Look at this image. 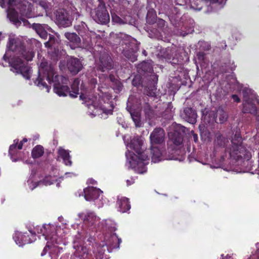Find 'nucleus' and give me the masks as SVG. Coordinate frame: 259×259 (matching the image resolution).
<instances>
[{
    "label": "nucleus",
    "instance_id": "45",
    "mask_svg": "<svg viewBox=\"0 0 259 259\" xmlns=\"http://www.w3.org/2000/svg\"><path fill=\"white\" fill-rule=\"evenodd\" d=\"M232 97L235 102H239L240 101V100L237 95H233Z\"/></svg>",
    "mask_w": 259,
    "mask_h": 259
},
{
    "label": "nucleus",
    "instance_id": "59",
    "mask_svg": "<svg viewBox=\"0 0 259 259\" xmlns=\"http://www.w3.org/2000/svg\"><path fill=\"white\" fill-rule=\"evenodd\" d=\"M234 82H235V83H236L237 84H238V82H237V81L235 79H234Z\"/></svg>",
    "mask_w": 259,
    "mask_h": 259
},
{
    "label": "nucleus",
    "instance_id": "14",
    "mask_svg": "<svg viewBox=\"0 0 259 259\" xmlns=\"http://www.w3.org/2000/svg\"><path fill=\"white\" fill-rule=\"evenodd\" d=\"M78 216L83 220L84 224L87 225L94 226L95 228L100 227L99 217L93 212H88L85 214L79 213Z\"/></svg>",
    "mask_w": 259,
    "mask_h": 259
},
{
    "label": "nucleus",
    "instance_id": "53",
    "mask_svg": "<svg viewBox=\"0 0 259 259\" xmlns=\"http://www.w3.org/2000/svg\"><path fill=\"white\" fill-rule=\"evenodd\" d=\"M4 0H2V2H0V6L2 7V8H4V3L3 2Z\"/></svg>",
    "mask_w": 259,
    "mask_h": 259
},
{
    "label": "nucleus",
    "instance_id": "39",
    "mask_svg": "<svg viewBox=\"0 0 259 259\" xmlns=\"http://www.w3.org/2000/svg\"><path fill=\"white\" fill-rule=\"evenodd\" d=\"M204 56L205 54L203 52H199L198 53H197V57L200 63L204 60Z\"/></svg>",
    "mask_w": 259,
    "mask_h": 259
},
{
    "label": "nucleus",
    "instance_id": "52",
    "mask_svg": "<svg viewBox=\"0 0 259 259\" xmlns=\"http://www.w3.org/2000/svg\"><path fill=\"white\" fill-rule=\"evenodd\" d=\"M5 37L4 36L2 35V33L1 32H0V41Z\"/></svg>",
    "mask_w": 259,
    "mask_h": 259
},
{
    "label": "nucleus",
    "instance_id": "47",
    "mask_svg": "<svg viewBox=\"0 0 259 259\" xmlns=\"http://www.w3.org/2000/svg\"><path fill=\"white\" fill-rule=\"evenodd\" d=\"M65 176L66 177H69V176L75 177V176H76V175L75 174H74V173L66 172L65 173Z\"/></svg>",
    "mask_w": 259,
    "mask_h": 259
},
{
    "label": "nucleus",
    "instance_id": "5",
    "mask_svg": "<svg viewBox=\"0 0 259 259\" xmlns=\"http://www.w3.org/2000/svg\"><path fill=\"white\" fill-rule=\"evenodd\" d=\"M231 143L232 147L221 158L220 165L222 166L228 163L232 165H239L241 164L243 158L249 160L251 157L250 153L242 145V138L239 135L235 134Z\"/></svg>",
    "mask_w": 259,
    "mask_h": 259
},
{
    "label": "nucleus",
    "instance_id": "42",
    "mask_svg": "<svg viewBox=\"0 0 259 259\" xmlns=\"http://www.w3.org/2000/svg\"><path fill=\"white\" fill-rule=\"evenodd\" d=\"M59 221L63 225H67L66 220H64L63 217L60 216L58 217Z\"/></svg>",
    "mask_w": 259,
    "mask_h": 259
},
{
    "label": "nucleus",
    "instance_id": "11",
    "mask_svg": "<svg viewBox=\"0 0 259 259\" xmlns=\"http://www.w3.org/2000/svg\"><path fill=\"white\" fill-rule=\"evenodd\" d=\"M149 138L151 146L162 145L165 142V132L162 128H155L150 134Z\"/></svg>",
    "mask_w": 259,
    "mask_h": 259
},
{
    "label": "nucleus",
    "instance_id": "32",
    "mask_svg": "<svg viewBox=\"0 0 259 259\" xmlns=\"http://www.w3.org/2000/svg\"><path fill=\"white\" fill-rule=\"evenodd\" d=\"M58 180L55 177L48 176L46 177L43 180V183L45 185H50L54 183L55 181H57Z\"/></svg>",
    "mask_w": 259,
    "mask_h": 259
},
{
    "label": "nucleus",
    "instance_id": "7",
    "mask_svg": "<svg viewBox=\"0 0 259 259\" xmlns=\"http://www.w3.org/2000/svg\"><path fill=\"white\" fill-rule=\"evenodd\" d=\"M111 96L108 93H102L99 97H94L92 101V106L99 108L107 115L112 114L114 108L113 104L111 101Z\"/></svg>",
    "mask_w": 259,
    "mask_h": 259
},
{
    "label": "nucleus",
    "instance_id": "27",
    "mask_svg": "<svg viewBox=\"0 0 259 259\" xmlns=\"http://www.w3.org/2000/svg\"><path fill=\"white\" fill-rule=\"evenodd\" d=\"M44 153V148L40 145H37L32 150L31 154L33 158L41 157Z\"/></svg>",
    "mask_w": 259,
    "mask_h": 259
},
{
    "label": "nucleus",
    "instance_id": "34",
    "mask_svg": "<svg viewBox=\"0 0 259 259\" xmlns=\"http://www.w3.org/2000/svg\"><path fill=\"white\" fill-rule=\"evenodd\" d=\"M131 116L135 123L136 126L137 127L141 126V123L139 116L138 114L135 115L133 113H131Z\"/></svg>",
    "mask_w": 259,
    "mask_h": 259
},
{
    "label": "nucleus",
    "instance_id": "57",
    "mask_svg": "<svg viewBox=\"0 0 259 259\" xmlns=\"http://www.w3.org/2000/svg\"><path fill=\"white\" fill-rule=\"evenodd\" d=\"M154 94V93H153V94L152 93H150L149 94H148L149 96H153Z\"/></svg>",
    "mask_w": 259,
    "mask_h": 259
},
{
    "label": "nucleus",
    "instance_id": "60",
    "mask_svg": "<svg viewBox=\"0 0 259 259\" xmlns=\"http://www.w3.org/2000/svg\"><path fill=\"white\" fill-rule=\"evenodd\" d=\"M54 60H55V61H57V60H58V57H57V58H56V59H54Z\"/></svg>",
    "mask_w": 259,
    "mask_h": 259
},
{
    "label": "nucleus",
    "instance_id": "55",
    "mask_svg": "<svg viewBox=\"0 0 259 259\" xmlns=\"http://www.w3.org/2000/svg\"><path fill=\"white\" fill-rule=\"evenodd\" d=\"M91 114L94 115V116H96L97 114H99V113L95 112V113H91Z\"/></svg>",
    "mask_w": 259,
    "mask_h": 259
},
{
    "label": "nucleus",
    "instance_id": "10",
    "mask_svg": "<svg viewBox=\"0 0 259 259\" xmlns=\"http://www.w3.org/2000/svg\"><path fill=\"white\" fill-rule=\"evenodd\" d=\"M91 15L93 19L98 23L105 24L109 22V15L105 5H99L91 12Z\"/></svg>",
    "mask_w": 259,
    "mask_h": 259
},
{
    "label": "nucleus",
    "instance_id": "16",
    "mask_svg": "<svg viewBox=\"0 0 259 259\" xmlns=\"http://www.w3.org/2000/svg\"><path fill=\"white\" fill-rule=\"evenodd\" d=\"M67 66L71 72L76 74L81 70L82 64L79 59L74 57H70L68 60Z\"/></svg>",
    "mask_w": 259,
    "mask_h": 259
},
{
    "label": "nucleus",
    "instance_id": "15",
    "mask_svg": "<svg viewBox=\"0 0 259 259\" xmlns=\"http://www.w3.org/2000/svg\"><path fill=\"white\" fill-rule=\"evenodd\" d=\"M112 60L110 56L104 53L100 57L97 68L102 72H105L112 68Z\"/></svg>",
    "mask_w": 259,
    "mask_h": 259
},
{
    "label": "nucleus",
    "instance_id": "31",
    "mask_svg": "<svg viewBox=\"0 0 259 259\" xmlns=\"http://www.w3.org/2000/svg\"><path fill=\"white\" fill-rule=\"evenodd\" d=\"M58 43L59 41L58 40L55 41L54 37L50 36L49 40L48 42H45V46L46 47L55 48L56 46V44H58Z\"/></svg>",
    "mask_w": 259,
    "mask_h": 259
},
{
    "label": "nucleus",
    "instance_id": "49",
    "mask_svg": "<svg viewBox=\"0 0 259 259\" xmlns=\"http://www.w3.org/2000/svg\"><path fill=\"white\" fill-rule=\"evenodd\" d=\"M22 146H23V143L22 142H20V143H19L18 146H17V148L19 150H20L22 148Z\"/></svg>",
    "mask_w": 259,
    "mask_h": 259
},
{
    "label": "nucleus",
    "instance_id": "9",
    "mask_svg": "<svg viewBox=\"0 0 259 259\" xmlns=\"http://www.w3.org/2000/svg\"><path fill=\"white\" fill-rule=\"evenodd\" d=\"M102 191L100 189L94 187H88L83 190L84 197L87 201H93L98 207L103 205Z\"/></svg>",
    "mask_w": 259,
    "mask_h": 259
},
{
    "label": "nucleus",
    "instance_id": "30",
    "mask_svg": "<svg viewBox=\"0 0 259 259\" xmlns=\"http://www.w3.org/2000/svg\"><path fill=\"white\" fill-rule=\"evenodd\" d=\"M144 111L146 117L149 119H151L154 116V111L151 108L149 104H146L145 105Z\"/></svg>",
    "mask_w": 259,
    "mask_h": 259
},
{
    "label": "nucleus",
    "instance_id": "28",
    "mask_svg": "<svg viewBox=\"0 0 259 259\" xmlns=\"http://www.w3.org/2000/svg\"><path fill=\"white\" fill-rule=\"evenodd\" d=\"M138 69L139 72L140 70L145 72H151L153 70L151 64L146 62H143L139 64Z\"/></svg>",
    "mask_w": 259,
    "mask_h": 259
},
{
    "label": "nucleus",
    "instance_id": "17",
    "mask_svg": "<svg viewBox=\"0 0 259 259\" xmlns=\"http://www.w3.org/2000/svg\"><path fill=\"white\" fill-rule=\"evenodd\" d=\"M183 118L187 122L194 124L196 122L197 114L195 111L191 108H186L182 114Z\"/></svg>",
    "mask_w": 259,
    "mask_h": 259
},
{
    "label": "nucleus",
    "instance_id": "56",
    "mask_svg": "<svg viewBox=\"0 0 259 259\" xmlns=\"http://www.w3.org/2000/svg\"><path fill=\"white\" fill-rule=\"evenodd\" d=\"M153 76L154 77V78L157 81V77L155 75H153Z\"/></svg>",
    "mask_w": 259,
    "mask_h": 259
},
{
    "label": "nucleus",
    "instance_id": "48",
    "mask_svg": "<svg viewBox=\"0 0 259 259\" xmlns=\"http://www.w3.org/2000/svg\"><path fill=\"white\" fill-rule=\"evenodd\" d=\"M204 1L207 2H209L210 3L214 4L219 2V0H203Z\"/></svg>",
    "mask_w": 259,
    "mask_h": 259
},
{
    "label": "nucleus",
    "instance_id": "23",
    "mask_svg": "<svg viewBox=\"0 0 259 259\" xmlns=\"http://www.w3.org/2000/svg\"><path fill=\"white\" fill-rule=\"evenodd\" d=\"M118 210L121 212H125L131 208L128 199L127 198L121 197L118 198L117 201Z\"/></svg>",
    "mask_w": 259,
    "mask_h": 259
},
{
    "label": "nucleus",
    "instance_id": "21",
    "mask_svg": "<svg viewBox=\"0 0 259 259\" xmlns=\"http://www.w3.org/2000/svg\"><path fill=\"white\" fill-rule=\"evenodd\" d=\"M152 154V161L154 163L158 162L164 159L163 156V151L160 150L159 147L150 146Z\"/></svg>",
    "mask_w": 259,
    "mask_h": 259
},
{
    "label": "nucleus",
    "instance_id": "26",
    "mask_svg": "<svg viewBox=\"0 0 259 259\" xmlns=\"http://www.w3.org/2000/svg\"><path fill=\"white\" fill-rule=\"evenodd\" d=\"M19 140L17 139L14 140V144L10 146L9 148V155L11 156L12 160L14 162H16L18 160L17 159L13 157V156L17 154V151L16 150L17 145L18 144Z\"/></svg>",
    "mask_w": 259,
    "mask_h": 259
},
{
    "label": "nucleus",
    "instance_id": "6",
    "mask_svg": "<svg viewBox=\"0 0 259 259\" xmlns=\"http://www.w3.org/2000/svg\"><path fill=\"white\" fill-rule=\"evenodd\" d=\"M8 5L9 8L7 12V16L10 20L17 27L21 24L23 26H27L29 24L28 21L23 18H19L17 12L13 8V7L19 5L18 8L21 14L27 18H30L32 17L31 14L32 10V5L27 1L22 0H9Z\"/></svg>",
    "mask_w": 259,
    "mask_h": 259
},
{
    "label": "nucleus",
    "instance_id": "19",
    "mask_svg": "<svg viewBox=\"0 0 259 259\" xmlns=\"http://www.w3.org/2000/svg\"><path fill=\"white\" fill-rule=\"evenodd\" d=\"M213 115V117L209 121L214 120L216 122L220 123H222L226 121L228 117L227 113L222 108H219L215 114L213 112H210L209 115Z\"/></svg>",
    "mask_w": 259,
    "mask_h": 259
},
{
    "label": "nucleus",
    "instance_id": "13",
    "mask_svg": "<svg viewBox=\"0 0 259 259\" xmlns=\"http://www.w3.org/2000/svg\"><path fill=\"white\" fill-rule=\"evenodd\" d=\"M56 21L57 24L60 27H67L72 24V20L69 18L67 12L63 9L57 11Z\"/></svg>",
    "mask_w": 259,
    "mask_h": 259
},
{
    "label": "nucleus",
    "instance_id": "41",
    "mask_svg": "<svg viewBox=\"0 0 259 259\" xmlns=\"http://www.w3.org/2000/svg\"><path fill=\"white\" fill-rule=\"evenodd\" d=\"M191 135L193 138L194 141L195 143H197L198 141V135L196 134H195L193 131H191Z\"/></svg>",
    "mask_w": 259,
    "mask_h": 259
},
{
    "label": "nucleus",
    "instance_id": "44",
    "mask_svg": "<svg viewBox=\"0 0 259 259\" xmlns=\"http://www.w3.org/2000/svg\"><path fill=\"white\" fill-rule=\"evenodd\" d=\"M135 182V180L132 178L130 180H126V184L127 186H130L133 184H134Z\"/></svg>",
    "mask_w": 259,
    "mask_h": 259
},
{
    "label": "nucleus",
    "instance_id": "24",
    "mask_svg": "<svg viewBox=\"0 0 259 259\" xmlns=\"http://www.w3.org/2000/svg\"><path fill=\"white\" fill-rule=\"evenodd\" d=\"M228 142L229 141L225 136L220 133H216L214 142L215 147H224Z\"/></svg>",
    "mask_w": 259,
    "mask_h": 259
},
{
    "label": "nucleus",
    "instance_id": "33",
    "mask_svg": "<svg viewBox=\"0 0 259 259\" xmlns=\"http://www.w3.org/2000/svg\"><path fill=\"white\" fill-rule=\"evenodd\" d=\"M198 1L200 3L202 2V1L199 0H190V3L192 8L200 11L202 9V6H199Z\"/></svg>",
    "mask_w": 259,
    "mask_h": 259
},
{
    "label": "nucleus",
    "instance_id": "50",
    "mask_svg": "<svg viewBox=\"0 0 259 259\" xmlns=\"http://www.w3.org/2000/svg\"><path fill=\"white\" fill-rule=\"evenodd\" d=\"M224 169H225L227 171H230V170H235L237 172H239V171H238L237 169H236L235 168H231L230 167V168L229 169H227V168H225Z\"/></svg>",
    "mask_w": 259,
    "mask_h": 259
},
{
    "label": "nucleus",
    "instance_id": "37",
    "mask_svg": "<svg viewBox=\"0 0 259 259\" xmlns=\"http://www.w3.org/2000/svg\"><path fill=\"white\" fill-rule=\"evenodd\" d=\"M27 183L29 186V188L31 190H33L38 185L37 182H34L31 179H29L27 181Z\"/></svg>",
    "mask_w": 259,
    "mask_h": 259
},
{
    "label": "nucleus",
    "instance_id": "61",
    "mask_svg": "<svg viewBox=\"0 0 259 259\" xmlns=\"http://www.w3.org/2000/svg\"><path fill=\"white\" fill-rule=\"evenodd\" d=\"M143 53L144 54H145L146 51H144Z\"/></svg>",
    "mask_w": 259,
    "mask_h": 259
},
{
    "label": "nucleus",
    "instance_id": "51",
    "mask_svg": "<svg viewBox=\"0 0 259 259\" xmlns=\"http://www.w3.org/2000/svg\"><path fill=\"white\" fill-rule=\"evenodd\" d=\"M222 259H232L231 256L227 255L225 258L223 257V254H222Z\"/></svg>",
    "mask_w": 259,
    "mask_h": 259
},
{
    "label": "nucleus",
    "instance_id": "36",
    "mask_svg": "<svg viewBox=\"0 0 259 259\" xmlns=\"http://www.w3.org/2000/svg\"><path fill=\"white\" fill-rule=\"evenodd\" d=\"M112 20L113 22L119 24L124 23V21L119 16L115 14L112 15Z\"/></svg>",
    "mask_w": 259,
    "mask_h": 259
},
{
    "label": "nucleus",
    "instance_id": "46",
    "mask_svg": "<svg viewBox=\"0 0 259 259\" xmlns=\"http://www.w3.org/2000/svg\"><path fill=\"white\" fill-rule=\"evenodd\" d=\"M88 183L91 184H96L97 183L96 181H95L93 179H90L88 180Z\"/></svg>",
    "mask_w": 259,
    "mask_h": 259
},
{
    "label": "nucleus",
    "instance_id": "43",
    "mask_svg": "<svg viewBox=\"0 0 259 259\" xmlns=\"http://www.w3.org/2000/svg\"><path fill=\"white\" fill-rule=\"evenodd\" d=\"M151 14L153 16V18H155L156 17L155 12L153 10H152L151 11H149L148 12L147 17H148L149 15Z\"/></svg>",
    "mask_w": 259,
    "mask_h": 259
},
{
    "label": "nucleus",
    "instance_id": "1",
    "mask_svg": "<svg viewBox=\"0 0 259 259\" xmlns=\"http://www.w3.org/2000/svg\"><path fill=\"white\" fill-rule=\"evenodd\" d=\"M45 80L49 83L54 82V91L59 96H66L69 93L72 98H76L79 94V89L80 80L76 78L71 85L72 91L69 92L67 86L68 79L63 76L56 75L53 65H49L48 62L42 61L40 63L38 68V76L34 81V84L41 89H46L47 92H49L50 87L48 85Z\"/></svg>",
    "mask_w": 259,
    "mask_h": 259
},
{
    "label": "nucleus",
    "instance_id": "25",
    "mask_svg": "<svg viewBox=\"0 0 259 259\" xmlns=\"http://www.w3.org/2000/svg\"><path fill=\"white\" fill-rule=\"evenodd\" d=\"M168 136L173 144L176 146H179L183 144V138L181 134L177 132L170 133Z\"/></svg>",
    "mask_w": 259,
    "mask_h": 259
},
{
    "label": "nucleus",
    "instance_id": "40",
    "mask_svg": "<svg viewBox=\"0 0 259 259\" xmlns=\"http://www.w3.org/2000/svg\"><path fill=\"white\" fill-rule=\"evenodd\" d=\"M132 83H133V84L134 86H137L139 84H140V77H139V76H136L133 79Z\"/></svg>",
    "mask_w": 259,
    "mask_h": 259
},
{
    "label": "nucleus",
    "instance_id": "18",
    "mask_svg": "<svg viewBox=\"0 0 259 259\" xmlns=\"http://www.w3.org/2000/svg\"><path fill=\"white\" fill-rule=\"evenodd\" d=\"M65 36L66 38L70 41V46L72 49L80 47V38L75 33H65Z\"/></svg>",
    "mask_w": 259,
    "mask_h": 259
},
{
    "label": "nucleus",
    "instance_id": "20",
    "mask_svg": "<svg viewBox=\"0 0 259 259\" xmlns=\"http://www.w3.org/2000/svg\"><path fill=\"white\" fill-rule=\"evenodd\" d=\"M58 158L62 159L64 163L67 166H71L72 161L68 150H65L62 147L58 149Z\"/></svg>",
    "mask_w": 259,
    "mask_h": 259
},
{
    "label": "nucleus",
    "instance_id": "38",
    "mask_svg": "<svg viewBox=\"0 0 259 259\" xmlns=\"http://www.w3.org/2000/svg\"><path fill=\"white\" fill-rule=\"evenodd\" d=\"M256 247L257 248L256 252L254 254H252L249 259H259V244H256Z\"/></svg>",
    "mask_w": 259,
    "mask_h": 259
},
{
    "label": "nucleus",
    "instance_id": "2",
    "mask_svg": "<svg viewBox=\"0 0 259 259\" xmlns=\"http://www.w3.org/2000/svg\"><path fill=\"white\" fill-rule=\"evenodd\" d=\"M104 224L105 227L110 233L106 235L104 241L96 245L93 250L94 256L89 252L86 247L81 245V239L75 238L73 240L75 252L71 256V259H102L106 250L111 252L113 249L119 248L121 239L115 233H112L116 230L115 224L111 220H105Z\"/></svg>",
    "mask_w": 259,
    "mask_h": 259
},
{
    "label": "nucleus",
    "instance_id": "35",
    "mask_svg": "<svg viewBox=\"0 0 259 259\" xmlns=\"http://www.w3.org/2000/svg\"><path fill=\"white\" fill-rule=\"evenodd\" d=\"M156 25L158 27V31H163L165 26V21L163 19H159L156 22Z\"/></svg>",
    "mask_w": 259,
    "mask_h": 259
},
{
    "label": "nucleus",
    "instance_id": "29",
    "mask_svg": "<svg viewBox=\"0 0 259 259\" xmlns=\"http://www.w3.org/2000/svg\"><path fill=\"white\" fill-rule=\"evenodd\" d=\"M80 98L82 100H84L85 102H87V105L89 106V108H90L92 106L93 107L92 101L94 99V97L92 99H90V98H89L88 96H87L82 93H81V94L80 95ZM93 107L97 110H96V112H98V110H100L99 108H95L94 106Z\"/></svg>",
    "mask_w": 259,
    "mask_h": 259
},
{
    "label": "nucleus",
    "instance_id": "8",
    "mask_svg": "<svg viewBox=\"0 0 259 259\" xmlns=\"http://www.w3.org/2000/svg\"><path fill=\"white\" fill-rule=\"evenodd\" d=\"M74 28L81 36L84 47H91L98 37L97 34L93 31H89L87 25L83 22L75 25Z\"/></svg>",
    "mask_w": 259,
    "mask_h": 259
},
{
    "label": "nucleus",
    "instance_id": "58",
    "mask_svg": "<svg viewBox=\"0 0 259 259\" xmlns=\"http://www.w3.org/2000/svg\"><path fill=\"white\" fill-rule=\"evenodd\" d=\"M56 186H57V187H60L59 183H57L56 184Z\"/></svg>",
    "mask_w": 259,
    "mask_h": 259
},
{
    "label": "nucleus",
    "instance_id": "22",
    "mask_svg": "<svg viewBox=\"0 0 259 259\" xmlns=\"http://www.w3.org/2000/svg\"><path fill=\"white\" fill-rule=\"evenodd\" d=\"M32 28L35 30L39 36L43 38L46 39L48 36L47 30L49 29V26L46 24H33Z\"/></svg>",
    "mask_w": 259,
    "mask_h": 259
},
{
    "label": "nucleus",
    "instance_id": "12",
    "mask_svg": "<svg viewBox=\"0 0 259 259\" xmlns=\"http://www.w3.org/2000/svg\"><path fill=\"white\" fill-rule=\"evenodd\" d=\"M31 233V237L26 236L25 233L23 234L21 232H15L13 239L16 243L19 246H22L26 244H28L33 242L36 240V236L34 234L33 230H29Z\"/></svg>",
    "mask_w": 259,
    "mask_h": 259
},
{
    "label": "nucleus",
    "instance_id": "3",
    "mask_svg": "<svg viewBox=\"0 0 259 259\" xmlns=\"http://www.w3.org/2000/svg\"><path fill=\"white\" fill-rule=\"evenodd\" d=\"M34 55V52L31 50L25 49L19 38L10 37L3 59L8 61L11 71L16 74H21L24 78L29 79L32 71L27 62L32 60Z\"/></svg>",
    "mask_w": 259,
    "mask_h": 259
},
{
    "label": "nucleus",
    "instance_id": "4",
    "mask_svg": "<svg viewBox=\"0 0 259 259\" xmlns=\"http://www.w3.org/2000/svg\"><path fill=\"white\" fill-rule=\"evenodd\" d=\"M143 144L144 139L142 137H134L127 145L128 150L125 153L126 165L140 174L147 171L145 166L149 163L148 157L143 148Z\"/></svg>",
    "mask_w": 259,
    "mask_h": 259
},
{
    "label": "nucleus",
    "instance_id": "54",
    "mask_svg": "<svg viewBox=\"0 0 259 259\" xmlns=\"http://www.w3.org/2000/svg\"><path fill=\"white\" fill-rule=\"evenodd\" d=\"M21 142H22V143H25V142H27V139L26 138H24L22 141H21Z\"/></svg>",
    "mask_w": 259,
    "mask_h": 259
}]
</instances>
